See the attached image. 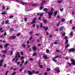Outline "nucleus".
<instances>
[{"instance_id": "obj_1", "label": "nucleus", "mask_w": 75, "mask_h": 75, "mask_svg": "<svg viewBox=\"0 0 75 75\" xmlns=\"http://www.w3.org/2000/svg\"><path fill=\"white\" fill-rule=\"evenodd\" d=\"M53 13V12H52L50 11L48 12V14L49 16L48 17V18H52V16Z\"/></svg>"}, {"instance_id": "obj_2", "label": "nucleus", "mask_w": 75, "mask_h": 75, "mask_svg": "<svg viewBox=\"0 0 75 75\" xmlns=\"http://www.w3.org/2000/svg\"><path fill=\"white\" fill-rule=\"evenodd\" d=\"M69 52H71V51H72L73 52H74L75 51V49H74V48H71L70 49H69Z\"/></svg>"}, {"instance_id": "obj_3", "label": "nucleus", "mask_w": 75, "mask_h": 75, "mask_svg": "<svg viewBox=\"0 0 75 75\" xmlns=\"http://www.w3.org/2000/svg\"><path fill=\"white\" fill-rule=\"evenodd\" d=\"M55 70L56 71H57V72L59 73L60 72V70H59V68L58 67H57L55 69Z\"/></svg>"}, {"instance_id": "obj_4", "label": "nucleus", "mask_w": 75, "mask_h": 75, "mask_svg": "<svg viewBox=\"0 0 75 75\" xmlns=\"http://www.w3.org/2000/svg\"><path fill=\"white\" fill-rule=\"evenodd\" d=\"M17 3H18L20 4H22V5H24V4H27V3H25V2H24L23 1H19V2H16Z\"/></svg>"}, {"instance_id": "obj_5", "label": "nucleus", "mask_w": 75, "mask_h": 75, "mask_svg": "<svg viewBox=\"0 0 75 75\" xmlns=\"http://www.w3.org/2000/svg\"><path fill=\"white\" fill-rule=\"evenodd\" d=\"M4 62V60H3V59H2L0 60V67H1L2 66V65H3V62Z\"/></svg>"}, {"instance_id": "obj_6", "label": "nucleus", "mask_w": 75, "mask_h": 75, "mask_svg": "<svg viewBox=\"0 0 75 75\" xmlns=\"http://www.w3.org/2000/svg\"><path fill=\"white\" fill-rule=\"evenodd\" d=\"M43 11H46L45 13L46 14H47L48 13V10H47L46 8H45L43 9Z\"/></svg>"}, {"instance_id": "obj_7", "label": "nucleus", "mask_w": 75, "mask_h": 75, "mask_svg": "<svg viewBox=\"0 0 75 75\" xmlns=\"http://www.w3.org/2000/svg\"><path fill=\"white\" fill-rule=\"evenodd\" d=\"M27 73L29 75H33V73L31 71H27Z\"/></svg>"}, {"instance_id": "obj_8", "label": "nucleus", "mask_w": 75, "mask_h": 75, "mask_svg": "<svg viewBox=\"0 0 75 75\" xmlns=\"http://www.w3.org/2000/svg\"><path fill=\"white\" fill-rule=\"evenodd\" d=\"M43 29H45V31H47V30H48V27H46L45 26H43Z\"/></svg>"}, {"instance_id": "obj_9", "label": "nucleus", "mask_w": 75, "mask_h": 75, "mask_svg": "<svg viewBox=\"0 0 75 75\" xmlns=\"http://www.w3.org/2000/svg\"><path fill=\"white\" fill-rule=\"evenodd\" d=\"M32 49H33V50H34V51H36V47L35 46H33L32 47Z\"/></svg>"}, {"instance_id": "obj_10", "label": "nucleus", "mask_w": 75, "mask_h": 75, "mask_svg": "<svg viewBox=\"0 0 75 75\" xmlns=\"http://www.w3.org/2000/svg\"><path fill=\"white\" fill-rule=\"evenodd\" d=\"M16 36H11L10 37V39H15L16 38Z\"/></svg>"}, {"instance_id": "obj_11", "label": "nucleus", "mask_w": 75, "mask_h": 75, "mask_svg": "<svg viewBox=\"0 0 75 75\" xmlns=\"http://www.w3.org/2000/svg\"><path fill=\"white\" fill-rule=\"evenodd\" d=\"M58 13V11H55L54 12V16H56L57 15V13Z\"/></svg>"}, {"instance_id": "obj_12", "label": "nucleus", "mask_w": 75, "mask_h": 75, "mask_svg": "<svg viewBox=\"0 0 75 75\" xmlns=\"http://www.w3.org/2000/svg\"><path fill=\"white\" fill-rule=\"evenodd\" d=\"M43 21L44 23H45L46 24L47 23V21L46 19H43Z\"/></svg>"}, {"instance_id": "obj_13", "label": "nucleus", "mask_w": 75, "mask_h": 75, "mask_svg": "<svg viewBox=\"0 0 75 75\" xmlns=\"http://www.w3.org/2000/svg\"><path fill=\"white\" fill-rule=\"evenodd\" d=\"M15 58L16 59L15 60V62H17V61L18 60V56H16Z\"/></svg>"}, {"instance_id": "obj_14", "label": "nucleus", "mask_w": 75, "mask_h": 75, "mask_svg": "<svg viewBox=\"0 0 75 75\" xmlns=\"http://www.w3.org/2000/svg\"><path fill=\"white\" fill-rule=\"evenodd\" d=\"M69 47V44H68L66 46H65V49H67L68 47Z\"/></svg>"}, {"instance_id": "obj_15", "label": "nucleus", "mask_w": 75, "mask_h": 75, "mask_svg": "<svg viewBox=\"0 0 75 75\" xmlns=\"http://www.w3.org/2000/svg\"><path fill=\"white\" fill-rule=\"evenodd\" d=\"M63 28H64V27H60L59 28V30L60 31H62L63 30Z\"/></svg>"}, {"instance_id": "obj_16", "label": "nucleus", "mask_w": 75, "mask_h": 75, "mask_svg": "<svg viewBox=\"0 0 75 75\" xmlns=\"http://www.w3.org/2000/svg\"><path fill=\"white\" fill-rule=\"evenodd\" d=\"M43 57L44 58V59H47V56L44 55L43 56Z\"/></svg>"}, {"instance_id": "obj_17", "label": "nucleus", "mask_w": 75, "mask_h": 75, "mask_svg": "<svg viewBox=\"0 0 75 75\" xmlns=\"http://www.w3.org/2000/svg\"><path fill=\"white\" fill-rule=\"evenodd\" d=\"M1 52H3L4 54H6V52H7V50H6L5 51L4 50H2Z\"/></svg>"}, {"instance_id": "obj_18", "label": "nucleus", "mask_w": 75, "mask_h": 75, "mask_svg": "<svg viewBox=\"0 0 75 75\" xmlns=\"http://www.w3.org/2000/svg\"><path fill=\"white\" fill-rule=\"evenodd\" d=\"M44 7L43 6H41L40 7V10H42L43 8H44Z\"/></svg>"}, {"instance_id": "obj_19", "label": "nucleus", "mask_w": 75, "mask_h": 75, "mask_svg": "<svg viewBox=\"0 0 75 75\" xmlns=\"http://www.w3.org/2000/svg\"><path fill=\"white\" fill-rule=\"evenodd\" d=\"M14 30L13 28H11L10 29V30H9V31L11 32L12 31H14Z\"/></svg>"}, {"instance_id": "obj_20", "label": "nucleus", "mask_w": 75, "mask_h": 75, "mask_svg": "<svg viewBox=\"0 0 75 75\" xmlns=\"http://www.w3.org/2000/svg\"><path fill=\"white\" fill-rule=\"evenodd\" d=\"M68 43V39L66 40V42H65V44H67Z\"/></svg>"}, {"instance_id": "obj_21", "label": "nucleus", "mask_w": 75, "mask_h": 75, "mask_svg": "<svg viewBox=\"0 0 75 75\" xmlns=\"http://www.w3.org/2000/svg\"><path fill=\"white\" fill-rule=\"evenodd\" d=\"M36 54H37V53H36V52H34L33 53V55H32V57H34L35 56V55H36Z\"/></svg>"}, {"instance_id": "obj_22", "label": "nucleus", "mask_w": 75, "mask_h": 75, "mask_svg": "<svg viewBox=\"0 0 75 75\" xmlns=\"http://www.w3.org/2000/svg\"><path fill=\"white\" fill-rule=\"evenodd\" d=\"M41 64V61H40V60H39L38 61V65H40Z\"/></svg>"}, {"instance_id": "obj_23", "label": "nucleus", "mask_w": 75, "mask_h": 75, "mask_svg": "<svg viewBox=\"0 0 75 75\" xmlns=\"http://www.w3.org/2000/svg\"><path fill=\"white\" fill-rule=\"evenodd\" d=\"M2 14H3L4 16H5V14H7V13H6V12H2Z\"/></svg>"}, {"instance_id": "obj_24", "label": "nucleus", "mask_w": 75, "mask_h": 75, "mask_svg": "<svg viewBox=\"0 0 75 75\" xmlns=\"http://www.w3.org/2000/svg\"><path fill=\"white\" fill-rule=\"evenodd\" d=\"M8 45H9V44H6L4 46V47H5V48H6V47H7V46H8Z\"/></svg>"}, {"instance_id": "obj_25", "label": "nucleus", "mask_w": 75, "mask_h": 75, "mask_svg": "<svg viewBox=\"0 0 75 75\" xmlns=\"http://www.w3.org/2000/svg\"><path fill=\"white\" fill-rule=\"evenodd\" d=\"M36 23V21H33L31 23V24H34L35 23Z\"/></svg>"}, {"instance_id": "obj_26", "label": "nucleus", "mask_w": 75, "mask_h": 75, "mask_svg": "<svg viewBox=\"0 0 75 75\" xmlns=\"http://www.w3.org/2000/svg\"><path fill=\"white\" fill-rule=\"evenodd\" d=\"M5 24H8V20H7L5 22Z\"/></svg>"}, {"instance_id": "obj_27", "label": "nucleus", "mask_w": 75, "mask_h": 75, "mask_svg": "<svg viewBox=\"0 0 75 75\" xmlns=\"http://www.w3.org/2000/svg\"><path fill=\"white\" fill-rule=\"evenodd\" d=\"M58 3H61L62 2V1H57Z\"/></svg>"}, {"instance_id": "obj_28", "label": "nucleus", "mask_w": 75, "mask_h": 75, "mask_svg": "<svg viewBox=\"0 0 75 75\" xmlns=\"http://www.w3.org/2000/svg\"><path fill=\"white\" fill-rule=\"evenodd\" d=\"M20 55V53L17 52L16 54V57H18V55Z\"/></svg>"}, {"instance_id": "obj_29", "label": "nucleus", "mask_w": 75, "mask_h": 75, "mask_svg": "<svg viewBox=\"0 0 75 75\" xmlns=\"http://www.w3.org/2000/svg\"><path fill=\"white\" fill-rule=\"evenodd\" d=\"M61 21L62 22H64V21H65V19L64 18H63L61 20Z\"/></svg>"}, {"instance_id": "obj_30", "label": "nucleus", "mask_w": 75, "mask_h": 75, "mask_svg": "<svg viewBox=\"0 0 75 75\" xmlns=\"http://www.w3.org/2000/svg\"><path fill=\"white\" fill-rule=\"evenodd\" d=\"M13 51H11L10 52V55H13Z\"/></svg>"}, {"instance_id": "obj_31", "label": "nucleus", "mask_w": 75, "mask_h": 75, "mask_svg": "<svg viewBox=\"0 0 75 75\" xmlns=\"http://www.w3.org/2000/svg\"><path fill=\"white\" fill-rule=\"evenodd\" d=\"M39 66L40 68H42L43 67V65H39Z\"/></svg>"}, {"instance_id": "obj_32", "label": "nucleus", "mask_w": 75, "mask_h": 75, "mask_svg": "<svg viewBox=\"0 0 75 75\" xmlns=\"http://www.w3.org/2000/svg\"><path fill=\"white\" fill-rule=\"evenodd\" d=\"M24 20H25V22L27 21V18H24Z\"/></svg>"}, {"instance_id": "obj_33", "label": "nucleus", "mask_w": 75, "mask_h": 75, "mask_svg": "<svg viewBox=\"0 0 75 75\" xmlns=\"http://www.w3.org/2000/svg\"><path fill=\"white\" fill-rule=\"evenodd\" d=\"M5 21L4 20H3L1 23V24L2 25L4 24Z\"/></svg>"}, {"instance_id": "obj_34", "label": "nucleus", "mask_w": 75, "mask_h": 75, "mask_svg": "<svg viewBox=\"0 0 75 75\" xmlns=\"http://www.w3.org/2000/svg\"><path fill=\"white\" fill-rule=\"evenodd\" d=\"M38 6V4H34L33 5V6Z\"/></svg>"}, {"instance_id": "obj_35", "label": "nucleus", "mask_w": 75, "mask_h": 75, "mask_svg": "<svg viewBox=\"0 0 75 75\" xmlns=\"http://www.w3.org/2000/svg\"><path fill=\"white\" fill-rule=\"evenodd\" d=\"M44 14V13H40V17H41L42 16V15Z\"/></svg>"}, {"instance_id": "obj_36", "label": "nucleus", "mask_w": 75, "mask_h": 75, "mask_svg": "<svg viewBox=\"0 0 75 75\" xmlns=\"http://www.w3.org/2000/svg\"><path fill=\"white\" fill-rule=\"evenodd\" d=\"M68 37L67 36H65L64 38V39H65V40H67V39H68Z\"/></svg>"}, {"instance_id": "obj_37", "label": "nucleus", "mask_w": 75, "mask_h": 75, "mask_svg": "<svg viewBox=\"0 0 75 75\" xmlns=\"http://www.w3.org/2000/svg\"><path fill=\"white\" fill-rule=\"evenodd\" d=\"M50 52V51H49V50H46V53H47V54H48Z\"/></svg>"}, {"instance_id": "obj_38", "label": "nucleus", "mask_w": 75, "mask_h": 75, "mask_svg": "<svg viewBox=\"0 0 75 75\" xmlns=\"http://www.w3.org/2000/svg\"><path fill=\"white\" fill-rule=\"evenodd\" d=\"M43 26L42 25V23H41L40 24V28H41L42 27H43Z\"/></svg>"}, {"instance_id": "obj_39", "label": "nucleus", "mask_w": 75, "mask_h": 75, "mask_svg": "<svg viewBox=\"0 0 75 75\" xmlns=\"http://www.w3.org/2000/svg\"><path fill=\"white\" fill-rule=\"evenodd\" d=\"M52 60L53 61H54V62H57V60L54 59H52Z\"/></svg>"}, {"instance_id": "obj_40", "label": "nucleus", "mask_w": 75, "mask_h": 75, "mask_svg": "<svg viewBox=\"0 0 75 75\" xmlns=\"http://www.w3.org/2000/svg\"><path fill=\"white\" fill-rule=\"evenodd\" d=\"M33 39V37H31L30 38H29V40L30 41H31V40Z\"/></svg>"}, {"instance_id": "obj_41", "label": "nucleus", "mask_w": 75, "mask_h": 75, "mask_svg": "<svg viewBox=\"0 0 75 75\" xmlns=\"http://www.w3.org/2000/svg\"><path fill=\"white\" fill-rule=\"evenodd\" d=\"M51 11H54V8L52 7H51Z\"/></svg>"}, {"instance_id": "obj_42", "label": "nucleus", "mask_w": 75, "mask_h": 75, "mask_svg": "<svg viewBox=\"0 0 75 75\" xmlns=\"http://www.w3.org/2000/svg\"><path fill=\"white\" fill-rule=\"evenodd\" d=\"M22 47H24V48H25V44H22Z\"/></svg>"}, {"instance_id": "obj_43", "label": "nucleus", "mask_w": 75, "mask_h": 75, "mask_svg": "<svg viewBox=\"0 0 75 75\" xmlns=\"http://www.w3.org/2000/svg\"><path fill=\"white\" fill-rule=\"evenodd\" d=\"M32 74H35V71H34V70H33L32 71Z\"/></svg>"}, {"instance_id": "obj_44", "label": "nucleus", "mask_w": 75, "mask_h": 75, "mask_svg": "<svg viewBox=\"0 0 75 75\" xmlns=\"http://www.w3.org/2000/svg\"><path fill=\"white\" fill-rule=\"evenodd\" d=\"M21 34L20 33H18L16 35L17 36H18V37L20 36V35H21Z\"/></svg>"}, {"instance_id": "obj_45", "label": "nucleus", "mask_w": 75, "mask_h": 75, "mask_svg": "<svg viewBox=\"0 0 75 75\" xmlns=\"http://www.w3.org/2000/svg\"><path fill=\"white\" fill-rule=\"evenodd\" d=\"M39 71H37L35 72V74H39Z\"/></svg>"}, {"instance_id": "obj_46", "label": "nucleus", "mask_w": 75, "mask_h": 75, "mask_svg": "<svg viewBox=\"0 0 75 75\" xmlns=\"http://www.w3.org/2000/svg\"><path fill=\"white\" fill-rule=\"evenodd\" d=\"M27 63H28V61H26L24 63L25 65H26L27 64Z\"/></svg>"}, {"instance_id": "obj_47", "label": "nucleus", "mask_w": 75, "mask_h": 75, "mask_svg": "<svg viewBox=\"0 0 75 75\" xmlns=\"http://www.w3.org/2000/svg\"><path fill=\"white\" fill-rule=\"evenodd\" d=\"M59 56H57L55 57H54V59H57V58H59Z\"/></svg>"}, {"instance_id": "obj_48", "label": "nucleus", "mask_w": 75, "mask_h": 75, "mask_svg": "<svg viewBox=\"0 0 75 75\" xmlns=\"http://www.w3.org/2000/svg\"><path fill=\"white\" fill-rule=\"evenodd\" d=\"M36 28L37 29H38V28H39V26H38V25H36Z\"/></svg>"}, {"instance_id": "obj_49", "label": "nucleus", "mask_w": 75, "mask_h": 75, "mask_svg": "<svg viewBox=\"0 0 75 75\" xmlns=\"http://www.w3.org/2000/svg\"><path fill=\"white\" fill-rule=\"evenodd\" d=\"M20 64V61L18 62L17 63V65H19Z\"/></svg>"}, {"instance_id": "obj_50", "label": "nucleus", "mask_w": 75, "mask_h": 75, "mask_svg": "<svg viewBox=\"0 0 75 75\" xmlns=\"http://www.w3.org/2000/svg\"><path fill=\"white\" fill-rule=\"evenodd\" d=\"M14 16L13 15L9 17V18H13Z\"/></svg>"}, {"instance_id": "obj_51", "label": "nucleus", "mask_w": 75, "mask_h": 75, "mask_svg": "<svg viewBox=\"0 0 75 75\" xmlns=\"http://www.w3.org/2000/svg\"><path fill=\"white\" fill-rule=\"evenodd\" d=\"M2 9V10H4V9H5V6H3Z\"/></svg>"}, {"instance_id": "obj_52", "label": "nucleus", "mask_w": 75, "mask_h": 75, "mask_svg": "<svg viewBox=\"0 0 75 75\" xmlns=\"http://www.w3.org/2000/svg\"><path fill=\"white\" fill-rule=\"evenodd\" d=\"M20 54H21V55H23V52H20Z\"/></svg>"}, {"instance_id": "obj_53", "label": "nucleus", "mask_w": 75, "mask_h": 75, "mask_svg": "<svg viewBox=\"0 0 75 75\" xmlns=\"http://www.w3.org/2000/svg\"><path fill=\"white\" fill-rule=\"evenodd\" d=\"M59 24H60V23L59 22L58 24L57 25V27H59Z\"/></svg>"}, {"instance_id": "obj_54", "label": "nucleus", "mask_w": 75, "mask_h": 75, "mask_svg": "<svg viewBox=\"0 0 75 75\" xmlns=\"http://www.w3.org/2000/svg\"><path fill=\"white\" fill-rule=\"evenodd\" d=\"M51 70V69L49 68H47V71H49Z\"/></svg>"}, {"instance_id": "obj_55", "label": "nucleus", "mask_w": 75, "mask_h": 75, "mask_svg": "<svg viewBox=\"0 0 75 75\" xmlns=\"http://www.w3.org/2000/svg\"><path fill=\"white\" fill-rule=\"evenodd\" d=\"M36 19H37V18H35L33 19L32 21H35Z\"/></svg>"}, {"instance_id": "obj_56", "label": "nucleus", "mask_w": 75, "mask_h": 75, "mask_svg": "<svg viewBox=\"0 0 75 75\" xmlns=\"http://www.w3.org/2000/svg\"><path fill=\"white\" fill-rule=\"evenodd\" d=\"M16 74V72H14L13 73H12L11 74V75H15V74Z\"/></svg>"}, {"instance_id": "obj_57", "label": "nucleus", "mask_w": 75, "mask_h": 75, "mask_svg": "<svg viewBox=\"0 0 75 75\" xmlns=\"http://www.w3.org/2000/svg\"><path fill=\"white\" fill-rule=\"evenodd\" d=\"M56 51L57 52H60V51L58 50H56Z\"/></svg>"}, {"instance_id": "obj_58", "label": "nucleus", "mask_w": 75, "mask_h": 75, "mask_svg": "<svg viewBox=\"0 0 75 75\" xmlns=\"http://www.w3.org/2000/svg\"><path fill=\"white\" fill-rule=\"evenodd\" d=\"M24 57H21V60H23V59H24Z\"/></svg>"}, {"instance_id": "obj_59", "label": "nucleus", "mask_w": 75, "mask_h": 75, "mask_svg": "<svg viewBox=\"0 0 75 75\" xmlns=\"http://www.w3.org/2000/svg\"><path fill=\"white\" fill-rule=\"evenodd\" d=\"M72 30H75V26H73L72 28H71Z\"/></svg>"}, {"instance_id": "obj_60", "label": "nucleus", "mask_w": 75, "mask_h": 75, "mask_svg": "<svg viewBox=\"0 0 75 75\" xmlns=\"http://www.w3.org/2000/svg\"><path fill=\"white\" fill-rule=\"evenodd\" d=\"M31 48H30L28 50V51H30V52H31Z\"/></svg>"}, {"instance_id": "obj_61", "label": "nucleus", "mask_w": 75, "mask_h": 75, "mask_svg": "<svg viewBox=\"0 0 75 75\" xmlns=\"http://www.w3.org/2000/svg\"><path fill=\"white\" fill-rule=\"evenodd\" d=\"M60 11H63L64 10V8H60Z\"/></svg>"}, {"instance_id": "obj_62", "label": "nucleus", "mask_w": 75, "mask_h": 75, "mask_svg": "<svg viewBox=\"0 0 75 75\" xmlns=\"http://www.w3.org/2000/svg\"><path fill=\"white\" fill-rule=\"evenodd\" d=\"M70 35L71 36H72V35H73V33L71 32V33H70Z\"/></svg>"}, {"instance_id": "obj_63", "label": "nucleus", "mask_w": 75, "mask_h": 75, "mask_svg": "<svg viewBox=\"0 0 75 75\" xmlns=\"http://www.w3.org/2000/svg\"><path fill=\"white\" fill-rule=\"evenodd\" d=\"M38 19L39 20H42L41 19V17H39L38 18Z\"/></svg>"}, {"instance_id": "obj_64", "label": "nucleus", "mask_w": 75, "mask_h": 75, "mask_svg": "<svg viewBox=\"0 0 75 75\" xmlns=\"http://www.w3.org/2000/svg\"><path fill=\"white\" fill-rule=\"evenodd\" d=\"M0 48H3V45H0Z\"/></svg>"}]
</instances>
